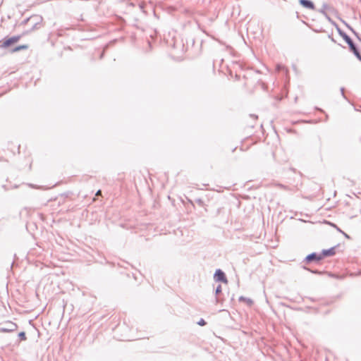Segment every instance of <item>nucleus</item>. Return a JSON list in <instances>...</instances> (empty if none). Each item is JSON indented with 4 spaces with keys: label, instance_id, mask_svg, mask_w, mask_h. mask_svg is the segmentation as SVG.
<instances>
[{
    "label": "nucleus",
    "instance_id": "1",
    "mask_svg": "<svg viewBox=\"0 0 361 361\" xmlns=\"http://www.w3.org/2000/svg\"><path fill=\"white\" fill-rule=\"evenodd\" d=\"M20 39V36H14L8 39H5L1 45V47L2 48H7L10 47L12 44H14L17 43Z\"/></svg>",
    "mask_w": 361,
    "mask_h": 361
},
{
    "label": "nucleus",
    "instance_id": "2",
    "mask_svg": "<svg viewBox=\"0 0 361 361\" xmlns=\"http://www.w3.org/2000/svg\"><path fill=\"white\" fill-rule=\"evenodd\" d=\"M343 38L345 39V42L348 44L351 51H353V53L355 54V55L359 59L361 60V56L359 53V51H357V49H356L355 44H353V41L351 40V39L347 36L346 35H343Z\"/></svg>",
    "mask_w": 361,
    "mask_h": 361
},
{
    "label": "nucleus",
    "instance_id": "3",
    "mask_svg": "<svg viewBox=\"0 0 361 361\" xmlns=\"http://www.w3.org/2000/svg\"><path fill=\"white\" fill-rule=\"evenodd\" d=\"M6 327L1 328L0 329L1 332H12L15 331L18 328V325L16 323H13L10 321L6 322Z\"/></svg>",
    "mask_w": 361,
    "mask_h": 361
},
{
    "label": "nucleus",
    "instance_id": "4",
    "mask_svg": "<svg viewBox=\"0 0 361 361\" xmlns=\"http://www.w3.org/2000/svg\"><path fill=\"white\" fill-rule=\"evenodd\" d=\"M214 279L217 281H221L225 283H227L228 282L225 274L221 269H218L216 271L214 274Z\"/></svg>",
    "mask_w": 361,
    "mask_h": 361
},
{
    "label": "nucleus",
    "instance_id": "5",
    "mask_svg": "<svg viewBox=\"0 0 361 361\" xmlns=\"http://www.w3.org/2000/svg\"><path fill=\"white\" fill-rule=\"evenodd\" d=\"M300 4L301 6H302L304 8H306L310 10H314L315 6L314 3L310 0H299Z\"/></svg>",
    "mask_w": 361,
    "mask_h": 361
},
{
    "label": "nucleus",
    "instance_id": "6",
    "mask_svg": "<svg viewBox=\"0 0 361 361\" xmlns=\"http://www.w3.org/2000/svg\"><path fill=\"white\" fill-rule=\"evenodd\" d=\"M306 259L307 261H312V260L319 261L322 259V255H317L315 253H312L311 255H309Z\"/></svg>",
    "mask_w": 361,
    "mask_h": 361
},
{
    "label": "nucleus",
    "instance_id": "7",
    "mask_svg": "<svg viewBox=\"0 0 361 361\" xmlns=\"http://www.w3.org/2000/svg\"><path fill=\"white\" fill-rule=\"evenodd\" d=\"M334 253H335V252L333 248L330 249V250H323L322 257L323 258L324 257H326V256H331V255H334Z\"/></svg>",
    "mask_w": 361,
    "mask_h": 361
},
{
    "label": "nucleus",
    "instance_id": "8",
    "mask_svg": "<svg viewBox=\"0 0 361 361\" xmlns=\"http://www.w3.org/2000/svg\"><path fill=\"white\" fill-rule=\"evenodd\" d=\"M27 49V45H20V46H18V47H16L15 49H13V52L19 51L22 49Z\"/></svg>",
    "mask_w": 361,
    "mask_h": 361
},
{
    "label": "nucleus",
    "instance_id": "9",
    "mask_svg": "<svg viewBox=\"0 0 361 361\" xmlns=\"http://www.w3.org/2000/svg\"><path fill=\"white\" fill-rule=\"evenodd\" d=\"M19 336L21 338L22 340H25L26 336L24 332H21L19 334Z\"/></svg>",
    "mask_w": 361,
    "mask_h": 361
},
{
    "label": "nucleus",
    "instance_id": "10",
    "mask_svg": "<svg viewBox=\"0 0 361 361\" xmlns=\"http://www.w3.org/2000/svg\"><path fill=\"white\" fill-rule=\"evenodd\" d=\"M198 324L200 325V326H204L206 324V322H204V319H201L199 322H198Z\"/></svg>",
    "mask_w": 361,
    "mask_h": 361
},
{
    "label": "nucleus",
    "instance_id": "11",
    "mask_svg": "<svg viewBox=\"0 0 361 361\" xmlns=\"http://www.w3.org/2000/svg\"><path fill=\"white\" fill-rule=\"evenodd\" d=\"M101 194H102V192H101V190H98V191L97 192V193H96V196L101 195Z\"/></svg>",
    "mask_w": 361,
    "mask_h": 361
},
{
    "label": "nucleus",
    "instance_id": "12",
    "mask_svg": "<svg viewBox=\"0 0 361 361\" xmlns=\"http://www.w3.org/2000/svg\"><path fill=\"white\" fill-rule=\"evenodd\" d=\"M220 288H221V287L219 286V287L217 288L216 292H219V291L220 290Z\"/></svg>",
    "mask_w": 361,
    "mask_h": 361
}]
</instances>
